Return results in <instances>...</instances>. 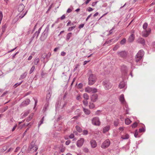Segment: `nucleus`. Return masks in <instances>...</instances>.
I'll list each match as a JSON object with an SVG mask.
<instances>
[{"instance_id": "ea45409f", "label": "nucleus", "mask_w": 155, "mask_h": 155, "mask_svg": "<svg viewBox=\"0 0 155 155\" xmlns=\"http://www.w3.org/2000/svg\"><path fill=\"white\" fill-rule=\"evenodd\" d=\"M35 69V66H32L30 71L29 73L30 74H31L34 71V70Z\"/></svg>"}, {"instance_id": "72a5a7b5", "label": "nucleus", "mask_w": 155, "mask_h": 155, "mask_svg": "<svg viewBox=\"0 0 155 155\" xmlns=\"http://www.w3.org/2000/svg\"><path fill=\"white\" fill-rule=\"evenodd\" d=\"M33 114H31L26 119V121L28 122L30 121L32 118Z\"/></svg>"}, {"instance_id": "412c9836", "label": "nucleus", "mask_w": 155, "mask_h": 155, "mask_svg": "<svg viewBox=\"0 0 155 155\" xmlns=\"http://www.w3.org/2000/svg\"><path fill=\"white\" fill-rule=\"evenodd\" d=\"M51 91H49L47 94L46 98V102H49V101L51 97Z\"/></svg>"}, {"instance_id": "6e6552de", "label": "nucleus", "mask_w": 155, "mask_h": 155, "mask_svg": "<svg viewBox=\"0 0 155 155\" xmlns=\"http://www.w3.org/2000/svg\"><path fill=\"white\" fill-rule=\"evenodd\" d=\"M103 84L104 88L106 90H108L112 87L111 84L108 81H105L103 82Z\"/></svg>"}, {"instance_id": "f8f14e48", "label": "nucleus", "mask_w": 155, "mask_h": 155, "mask_svg": "<svg viewBox=\"0 0 155 155\" xmlns=\"http://www.w3.org/2000/svg\"><path fill=\"white\" fill-rule=\"evenodd\" d=\"M30 102V100L29 99H26L22 102L21 104V107H25L28 105Z\"/></svg>"}, {"instance_id": "4c0bfd02", "label": "nucleus", "mask_w": 155, "mask_h": 155, "mask_svg": "<svg viewBox=\"0 0 155 155\" xmlns=\"http://www.w3.org/2000/svg\"><path fill=\"white\" fill-rule=\"evenodd\" d=\"M39 61V59L38 58H36L34 60V64L35 65H37Z\"/></svg>"}, {"instance_id": "cd10ccee", "label": "nucleus", "mask_w": 155, "mask_h": 155, "mask_svg": "<svg viewBox=\"0 0 155 155\" xmlns=\"http://www.w3.org/2000/svg\"><path fill=\"white\" fill-rule=\"evenodd\" d=\"M27 74V72H25L22 74H21L19 79V80H21L24 78L26 76Z\"/></svg>"}, {"instance_id": "6ab92c4d", "label": "nucleus", "mask_w": 155, "mask_h": 155, "mask_svg": "<svg viewBox=\"0 0 155 155\" xmlns=\"http://www.w3.org/2000/svg\"><path fill=\"white\" fill-rule=\"evenodd\" d=\"M90 143L91 147L93 148H94L97 147V144L96 141L94 140H91L90 141Z\"/></svg>"}, {"instance_id": "6e6d98bb", "label": "nucleus", "mask_w": 155, "mask_h": 155, "mask_svg": "<svg viewBox=\"0 0 155 155\" xmlns=\"http://www.w3.org/2000/svg\"><path fill=\"white\" fill-rule=\"evenodd\" d=\"M79 66V64H77L76 66H75V68H74V71H75L78 68V67Z\"/></svg>"}, {"instance_id": "9d476101", "label": "nucleus", "mask_w": 155, "mask_h": 155, "mask_svg": "<svg viewBox=\"0 0 155 155\" xmlns=\"http://www.w3.org/2000/svg\"><path fill=\"white\" fill-rule=\"evenodd\" d=\"M98 96L97 94H94L91 97V100L92 102H95L98 100Z\"/></svg>"}, {"instance_id": "3c124183", "label": "nucleus", "mask_w": 155, "mask_h": 155, "mask_svg": "<svg viewBox=\"0 0 155 155\" xmlns=\"http://www.w3.org/2000/svg\"><path fill=\"white\" fill-rule=\"evenodd\" d=\"M114 28L113 27L111 29H110L109 31V34L107 35H109L111 34L113 32V30H114Z\"/></svg>"}, {"instance_id": "8fccbe9b", "label": "nucleus", "mask_w": 155, "mask_h": 155, "mask_svg": "<svg viewBox=\"0 0 155 155\" xmlns=\"http://www.w3.org/2000/svg\"><path fill=\"white\" fill-rule=\"evenodd\" d=\"M124 68L125 70H124V73H127V70H126L127 69V67L126 66H123L122 67V68H121V69L122 70H123V69Z\"/></svg>"}, {"instance_id": "a18cd8bd", "label": "nucleus", "mask_w": 155, "mask_h": 155, "mask_svg": "<svg viewBox=\"0 0 155 155\" xmlns=\"http://www.w3.org/2000/svg\"><path fill=\"white\" fill-rule=\"evenodd\" d=\"M8 108V106H6L3 109H2L1 110V112L3 113L5 112Z\"/></svg>"}, {"instance_id": "49530a36", "label": "nucleus", "mask_w": 155, "mask_h": 155, "mask_svg": "<svg viewBox=\"0 0 155 155\" xmlns=\"http://www.w3.org/2000/svg\"><path fill=\"white\" fill-rule=\"evenodd\" d=\"M137 123L136 122H135L131 126L132 128H135V127H137Z\"/></svg>"}, {"instance_id": "4468645a", "label": "nucleus", "mask_w": 155, "mask_h": 155, "mask_svg": "<svg viewBox=\"0 0 155 155\" xmlns=\"http://www.w3.org/2000/svg\"><path fill=\"white\" fill-rule=\"evenodd\" d=\"M25 8V6L24 5L22 4H20L18 6V11L21 13L24 12L23 10Z\"/></svg>"}, {"instance_id": "58836bf2", "label": "nucleus", "mask_w": 155, "mask_h": 155, "mask_svg": "<svg viewBox=\"0 0 155 155\" xmlns=\"http://www.w3.org/2000/svg\"><path fill=\"white\" fill-rule=\"evenodd\" d=\"M148 26V24L147 23H145L143 25V28L144 30H146Z\"/></svg>"}, {"instance_id": "c85d7f7f", "label": "nucleus", "mask_w": 155, "mask_h": 155, "mask_svg": "<svg viewBox=\"0 0 155 155\" xmlns=\"http://www.w3.org/2000/svg\"><path fill=\"white\" fill-rule=\"evenodd\" d=\"M129 137V135L127 134H126L125 135H122L121 137V138L123 140H125L128 139Z\"/></svg>"}, {"instance_id": "393cba45", "label": "nucleus", "mask_w": 155, "mask_h": 155, "mask_svg": "<svg viewBox=\"0 0 155 155\" xmlns=\"http://www.w3.org/2000/svg\"><path fill=\"white\" fill-rule=\"evenodd\" d=\"M27 12L28 11H27L25 12H23L21 13L20 12L18 15L19 18L21 19L26 14Z\"/></svg>"}, {"instance_id": "f3484780", "label": "nucleus", "mask_w": 155, "mask_h": 155, "mask_svg": "<svg viewBox=\"0 0 155 155\" xmlns=\"http://www.w3.org/2000/svg\"><path fill=\"white\" fill-rule=\"evenodd\" d=\"M119 100L122 104H126V101L124 99V95L123 94H121L119 98Z\"/></svg>"}, {"instance_id": "a211bd4d", "label": "nucleus", "mask_w": 155, "mask_h": 155, "mask_svg": "<svg viewBox=\"0 0 155 155\" xmlns=\"http://www.w3.org/2000/svg\"><path fill=\"white\" fill-rule=\"evenodd\" d=\"M126 84L124 81L121 82L119 84V88L120 89L123 88L126 86Z\"/></svg>"}, {"instance_id": "473e14b6", "label": "nucleus", "mask_w": 155, "mask_h": 155, "mask_svg": "<svg viewBox=\"0 0 155 155\" xmlns=\"http://www.w3.org/2000/svg\"><path fill=\"white\" fill-rule=\"evenodd\" d=\"M83 97L86 100H88L89 99V95L87 93L84 94Z\"/></svg>"}, {"instance_id": "a878e982", "label": "nucleus", "mask_w": 155, "mask_h": 155, "mask_svg": "<svg viewBox=\"0 0 155 155\" xmlns=\"http://www.w3.org/2000/svg\"><path fill=\"white\" fill-rule=\"evenodd\" d=\"M72 33L71 32L68 33L66 35V41H68L70 38L71 37Z\"/></svg>"}, {"instance_id": "2f4dec72", "label": "nucleus", "mask_w": 155, "mask_h": 155, "mask_svg": "<svg viewBox=\"0 0 155 155\" xmlns=\"http://www.w3.org/2000/svg\"><path fill=\"white\" fill-rule=\"evenodd\" d=\"M44 117H43L42 118L41 120L38 123V128H39V127H40V126H41V125L43 123V121L44 120Z\"/></svg>"}, {"instance_id": "0eeeda50", "label": "nucleus", "mask_w": 155, "mask_h": 155, "mask_svg": "<svg viewBox=\"0 0 155 155\" xmlns=\"http://www.w3.org/2000/svg\"><path fill=\"white\" fill-rule=\"evenodd\" d=\"M110 141L108 139L105 140L102 143L101 145V147L102 148L105 149L107 148L110 145Z\"/></svg>"}, {"instance_id": "39448f33", "label": "nucleus", "mask_w": 155, "mask_h": 155, "mask_svg": "<svg viewBox=\"0 0 155 155\" xmlns=\"http://www.w3.org/2000/svg\"><path fill=\"white\" fill-rule=\"evenodd\" d=\"M85 91L88 93H95L97 91V90L95 88L91 87L88 86L85 88Z\"/></svg>"}, {"instance_id": "423d86ee", "label": "nucleus", "mask_w": 155, "mask_h": 155, "mask_svg": "<svg viewBox=\"0 0 155 155\" xmlns=\"http://www.w3.org/2000/svg\"><path fill=\"white\" fill-rule=\"evenodd\" d=\"M92 123L94 125L99 126L100 125L101 122L99 118L98 117H94L92 119Z\"/></svg>"}, {"instance_id": "b1692460", "label": "nucleus", "mask_w": 155, "mask_h": 155, "mask_svg": "<svg viewBox=\"0 0 155 155\" xmlns=\"http://www.w3.org/2000/svg\"><path fill=\"white\" fill-rule=\"evenodd\" d=\"M110 127L109 125H107L104 127L103 130V132L104 133H105L108 131L110 129Z\"/></svg>"}, {"instance_id": "9b49d317", "label": "nucleus", "mask_w": 155, "mask_h": 155, "mask_svg": "<svg viewBox=\"0 0 155 155\" xmlns=\"http://www.w3.org/2000/svg\"><path fill=\"white\" fill-rule=\"evenodd\" d=\"M42 26L41 27L39 28L38 31H36L33 35L32 38L33 39L35 37H36V39L38 38L39 36V35L41 31V30Z\"/></svg>"}, {"instance_id": "f704fd0d", "label": "nucleus", "mask_w": 155, "mask_h": 155, "mask_svg": "<svg viewBox=\"0 0 155 155\" xmlns=\"http://www.w3.org/2000/svg\"><path fill=\"white\" fill-rule=\"evenodd\" d=\"M76 128L77 131L79 132H81L82 131V129L78 126L77 125L76 126Z\"/></svg>"}, {"instance_id": "5fc2aeb1", "label": "nucleus", "mask_w": 155, "mask_h": 155, "mask_svg": "<svg viewBox=\"0 0 155 155\" xmlns=\"http://www.w3.org/2000/svg\"><path fill=\"white\" fill-rule=\"evenodd\" d=\"M101 112V111L100 110H98L96 112L95 114L96 115H99L100 114V113Z\"/></svg>"}, {"instance_id": "c9c22d12", "label": "nucleus", "mask_w": 155, "mask_h": 155, "mask_svg": "<svg viewBox=\"0 0 155 155\" xmlns=\"http://www.w3.org/2000/svg\"><path fill=\"white\" fill-rule=\"evenodd\" d=\"M119 120L118 119L114 121V125L115 127L117 126L119 124Z\"/></svg>"}, {"instance_id": "bb28decb", "label": "nucleus", "mask_w": 155, "mask_h": 155, "mask_svg": "<svg viewBox=\"0 0 155 155\" xmlns=\"http://www.w3.org/2000/svg\"><path fill=\"white\" fill-rule=\"evenodd\" d=\"M83 111L85 114L87 115H89L91 111L88 109H86L84 108H83Z\"/></svg>"}, {"instance_id": "4d7b16f0", "label": "nucleus", "mask_w": 155, "mask_h": 155, "mask_svg": "<svg viewBox=\"0 0 155 155\" xmlns=\"http://www.w3.org/2000/svg\"><path fill=\"white\" fill-rule=\"evenodd\" d=\"M74 137V134H71L69 136V138L70 139H72Z\"/></svg>"}, {"instance_id": "a19ab883", "label": "nucleus", "mask_w": 155, "mask_h": 155, "mask_svg": "<svg viewBox=\"0 0 155 155\" xmlns=\"http://www.w3.org/2000/svg\"><path fill=\"white\" fill-rule=\"evenodd\" d=\"M87 100H84L83 101V103L84 104L85 106H87L88 104V103Z\"/></svg>"}, {"instance_id": "37998d69", "label": "nucleus", "mask_w": 155, "mask_h": 155, "mask_svg": "<svg viewBox=\"0 0 155 155\" xmlns=\"http://www.w3.org/2000/svg\"><path fill=\"white\" fill-rule=\"evenodd\" d=\"M119 47V45L118 44H117L113 48V49L114 51L117 50Z\"/></svg>"}, {"instance_id": "c03bdc74", "label": "nucleus", "mask_w": 155, "mask_h": 155, "mask_svg": "<svg viewBox=\"0 0 155 155\" xmlns=\"http://www.w3.org/2000/svg\"><path fill=\"white\" fill-rule=\"evenodd\" d=\"M145 128L144 127H142L140 128L139 130V132L140 133L145 132Z\"/></svg>"}, {"instance_id": "79ce46f5", "label": "nucleus", "mask_w": 155, "mask_h": 155, "mask_svg": "<svg viewBox=\"0 0 155 155\" xmlns=\"http://www.w3.org/2000/svg\"><path fill=\"white\" fill-rule=\"evenodd\" d=\"M76 27V26L69 27L68 29V31H71Z\"/></svg>"}, {"instance_id": "ddd939ff", "label": "nucleus", "mask_w": 155, "mask_h": 155, "mask_svg": "<svg viewBox=\"0 0 155 155\" xmlns=\"http://www.w3.org/2000/svg\"><path fill=\"white\" fill-rule=\"evenodd\" d=\"M84 142V139L83 138H81L80 140H78L77 142V145L78 147H81Z\"/></svg>"}, {"instance_id": "0e129e2a", "label": "nucleus", "mask_w": 155, "mask_h": 155, "mask_svg": "<svg viewBox=\"0 0 155 155\" xmlns=\"http://www.w3.org/2000/svg\"><path fill=\"white\" fill-rule=\"evenodd\" d=\"M66 53L64 51H62L61 53V55L62 56H64L66 54Z\"/></svg>"}, {"instance_id": "69168bd1", "label": "nucleus", "mask_w": 155, "mask_h": 155, "mask_svg": "<svg viewBox=\"0 0 155 155\" xmlns=\"http://www.w3.org/2000/svg\"><path fill=\"white\" fill-rule=\"evenodd\" d=\"M138 135V133L137 131L135 132L134 134V137H137Z\"/></svg>"}, {"instance_id": "c756f323", "label": "nucleus", "mask_w": 155, "mask_h": 155, "mask_svg": "<svg viewBox=\"0 0 155 155\" xmlns=\"http://www.w3.org/2000/svg\"><path fill=\"white\" fill-rule=\"evenodd\" d=\"M89 108L92 109L94 107L95 105L93 103L90 102L89 103Z\"/></svg>"}, {"instance_id": "5701e85b", "label": "nucleus", "mask_w": 155, "mask_h": 155, "mask_svg": "<svg viewBox=\"0 0 155 155\" xmlns=\"http://www.w3.org/2000/svg\"><path fill=\"white\" fill-rule=\"evenodd\" d=\"M46 102V103L44 105L42 110V111L44 113L47 110L49 105V102Z\"/></svg>"}, {"instance_id": "4be33fe9", "label": "nucleus", "mask_w": 155, "mask_h": 155, "mask_svg": "<svg viewBox=\"0 0 155 155\" xmlns=\"http://www.w3.org/2000/svg\"><path fill=\"white\" fill-rule=\"evenodd\" d=\"M29 110H28L24 112L23 113L21 114V118H23L25 117L29 114Z\"/></svg>"}, {"instance_id": "2eb2a0df", "label": "nucleus", "mask_w": 155, "mask_h": 155, "mask_svg": "<svg viewBox=\"0 0 155 155\" xmlns=\"http://www.w3.org/2000/svg\"><path fill=\"white\" fill-rule=\"evenodd\" d=\"M137 41L138 43H140L143 45H144L145 44V40L142 38H139L137 40Z\"/></svg>"}, {"instance_id": "e2e57ef3", "label": "nucleus", "mask_w": 155, "mask_h": 155, "mask_svg": "<svg viewBox=\"0 0 155 155\" xmlns=\"http://www.w3.org/2000/svg\"><path fill=\"white\" fill-rule=\"evenodd\" d=\"M19 53V52L18 51L17 52H16L15 54L14 55H13L12 57V59H14L15 58V56H16V55L18 54V53Z\"/></svg>"}, {"instance_id": "20e7f679", "label": "nucleus", "mask_w": 155, "mask_h": 155, "mask_svg": "<svg viewBox=\"0 0 155 155\" xmlns=\"http://www.w3.org/2000/svg\"><path fill=\"white\" fill-rule=\"evenodd\" d=\"M96 78L95 75L93 74H91L88 78V84L90 85H92L95 82L96 80Z\"/></svg>"}, {"instance_id": "bf43d9fd", "label": "nucleus", "mask_w": 155, "mask_h": 155, "mask_svg": "<svg viewBox=\"0 0 155 155\" xmlns=\"http://www.w3.org/2000/svg\"><path fill=\"white\" fill-rule=\"evenodd\" d=\"M33 99H34V100L35 101V105H34V108H35V107H36V106L37 104V102H38V101H37V100H36L34 98H33Z\"/></svg>"}, {"instance_id": "e433bc0d", "label": "nucleus", "mask_w": 155, "mask_h": 155, "mask_svg": "<svg viewBox=\"0 0 155 155\" xmlns=\"http://www.w3.org/2000/svg\"><path fill=\"white\" fill-rule=\"evenodd\" d=\"M126 42V39L125 38L123 39L120 41V43L122 45H124Z\"/></svg>"}, {"instance_id": "aec40b11", "label": "nucleus", "mask_w": 155, "mask_h": 155, "mask_svg": "<svg viewBox=\"0 0 155 155\" xmlns=\"http://www.w3.org/2000/svg\"><path fill=\"white\" fill-rule=\"evenodd\" d=\"M134 34H132L129 37L128 41L129 42H132L134 41Z\"/></svg>"}, {"instance_id": "f03ea898", "label": "nucleus", "mask_w": 155, "mask_h": 155, "mask_svg": "<svg viewBox=\"0 0 155 155\" xmlns=\"http://www.w3.org/2000/svg\"><path fill=\"white\" fill-rule=\"evenodd\" d=\"M35 142L33 141L31 143L28 148V150L31 152H36L38 149L36 145L35 144Z\"/></svg>"}, {"instance_id": "dca6fc26", "label": "nucleus", "mask_w": 155, "mask_h": 155, "mask_svg": "<svg viewBox=\"0 0 155 155\" xmlns=\"http://www.w3.org/2000/svg\"><path fill=\"white\" fill-rule=\"evenodd\" d=\"M118 54L122 58H124L127 56V53L125 51H121L120 52H118Z\"/></svg>"}, {"instance_id": "7ed1b4c3", "label": "nucleus", "mask_w": 155, "mask_h": 155, "mask_svg": "<svg viewBox=\"0 0 155 155\" xmlns=\"http://www.w3.org/2000/svg\"><path fill=\"white\" fill-rule=\"evenodd\" d=\"M144 52L142 49L140 50L135 56V61L138 62L140 61L144 56Z\"/></svg>"}, {"instance_id": "774afa93", "label": "nucleus", "mask_w": 155, "mask_h": 155, "mask_svg": "<svg viewBox=\"0 0 155 155\" xmlns=\"http://www.w3.org/2000/svg\"><path fill=\"white\" fill-rule=\"evenodd\" d=\"M65 18V16L64 15H63L61 17V19L62 20L64 19Z\"/></svg>"}, {"instance_id": "de8ad7c7", "label": "nucleus", "mask_w": 155, "mask_h": 155, "mask_svg": "<svg viewBox=\"0 0 155 155\" xmlns=\"http://www.w3.org/2000/svg\"><path fill=\"white\" fill-rule=\"evenodd\" d=\"M129 146L128 145H126L124 147H123V148L125 150H127L129 149Z\"/></svg>"}, {"instance_id": "f257e3e1", "label": "nucleus", "mask_w": 155, "mask_h": 155, "mask_svg": "<svg viewBox=\"0 0 155 155\" xmlns=\"http://www.w3.org/2000/svg\"><path fill=\"white\" fill-rule=\"evenodd\" d=\"M49 26V25H48L44 31L41 34L40 37L41 41H44L47 38L48 35Z\"/></svg>"}, {"instance_id": "864d4df0", "label": "nucleus", "mask_w": 155, "mask_h": 155, "mask_svg": "<svg viewBox=\"0 0 155 155\" xmlns=\"http://www.w3.org/2000/svg\"><path fill=\"white\" fill-rule=\"evenodd\" d=\"M125 107L126 108V112H127L126 114H128V111L129 110V109L128 108V106L127 105H125Z\"/></svg>"}, {"instance_id": "052dcab7", "label": "nucleus", "mask_w": 155, "mask_h": 155, "mask_svg": "<svg viewBox=\"0 0 155 155\" xmlns=\"http://www.w3.org/2000/svg\"><path fill=\"white\" fill-rule=\"evenodd\" d=\"M88 134V131L87 130H84L83 131V134L84 135H87Z\"/></svg>"}, {"instance_id": "603ef678", "label": "nucleus", "mask_w": 155, "mask_h": 155, "mask_svg": "<svg viewBox=\"0 0 155 155\" xmlns=\"http://www.w3.org/2000/svg\"><path fill=\"white\" fill-rule=\"evenodd\" d=\"M89 12H91L93 10V9L91 7H88L87 10Z\"/></svg>"}, {"instance_id": "338daca9", "label": "nucleus", "mask_w": 155, "mask_h": 155, "mask_svg": "<svg viewBox=\"0 0 155 155\" xmlns=\"http://www.w3.org/2000/svg\"><path fill=\"white\" fill-rule=\"evenodd\" d=\"M13 150V148H10L6 151V152L8 153L11 151H12V150Z\"/></svg>"}, {"instance_id": "09e8293b", "label": "nucleus", "mask_w": 155, "mask_h": 155, "mask_svg": "<svg viewBox=\"0 0 155 155\" xmlns=\"http://www.w3.org/2000/svg\"><path fill=\"white\" fill-rule=\"evenodd\" d=\"M23 82L22 81H21V82L20 83H16L13 86V87L14 88H15L17 87L18 85H20L22 82Z\"/></svg>"}, {"instance_id": "680f3d73", "label": "nucleus", "mask_w": 155, "mask_h": 155, "mask_svg": "<svg viewBox=\"0 0 155 155\" xmlns=\"http://www.w3.org/2000/svg\"><path fill=\"white\" fill-rule=\"evenodd\" d=\"M70 140H67L65 142V144L67 145H68L70 143Z\"/></svg>"}, {"instance_id": "7c9ffc66", "label": "nucleus", "mask_w": 155, "mask_h": 155, "mask_svg": "<svg viewBox=\"0 0 155 155\" xmlns=\"http://www.w3.org/2000/svg\"><path fill=\"white\" fill-rule=\"evenodd\" d=\"M131 122L130 120L128 118L125 119V123L127 125L129 124Z\"/></svg>"}, {"instance_id": "13d9d810", "label": "nucleus", "mask_w": 155, "mask_h": 155, "mask_svg": "<svg viewBox=\"0 0 155 155\" xmlns=\"http://www.w3.org/2000/svg\"><path fill=\"white\" fill-rule=\"evenodd\" d=\"M84 24H81L79 25V26L78 27V28L79 29H81V28H83L84 27Z\"/></svg>"}, {"instance_id": "1a4fd4ad", "label": "nucleus", "mask_w": 155, "mask_h": 155, "mask_svg": "<svg viewBox=\"0 0 155 155\" xmlns=\"http://www.w3.org/2000/svg\"><path fill=\"white\" fill-rule=\"evenodd\" d=\"M151 32L150 28H148L147 30H144L142 32V36L145 37H147Z\"/></svg>"}]
</instances>
